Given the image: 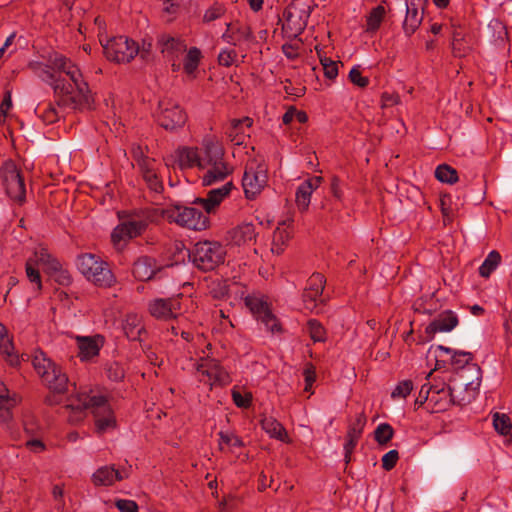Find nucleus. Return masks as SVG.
<instances>
[{"instance_id": "obj_1", "label": "nucleus", "mask_w": 512, "mask_h": 512, "mask_svg": "<svg viewBox=\"0 0 512 512\" xmlns=\"http://www.w3.org/2000/svg\"><path fill=\"white\" fill-rule=\"evenodd\" d=\"M59 97L58 106L72 109L90 107V94L79 68L64 55L54 52L40 75Z\"/></svg>"}, {"instance_id": "obj_2", "label": "nucleus", "mask_w": 512, "mask_h": 512, "mask_svg": "<svg viewBox=\"0 0 512 512\" xmlns=\"http://www.w3.org/2000/svg\"><path fill=\"white\" fill-rule=\"evenodd\" d=\"M69 411L68 420L71 423L82 421L86 414L85 410H90L95 417V426L98 433H104L114 428L116 421L110 405L105 396L80 392L70 403L65 406Z\"/></svg>"}, {"instance_id": "obj_3", "label": "nucleus", "mask_w": 512, "mask_h": 512, "mask_svg": "<svg viewBox=\"0 0 512 512\" xmlns=\"http://www.w3.org/2000/svg\"><path fill=\"white\" fill-rule=\"evenodd\" d=\"M200 170H205L202 176V184L211 186L225 180L233 171L224 159V150L221 145L212 138L203 141V156Z\"/></svg>"}, {"instance_id": "obj_4", "label": "nucleus", "mask_w": 512, "mask_h": 512, "mask_svg": "<svg viewBox=\"0 0 512 512\" xmlns=\"http://www.w3.org/2000/svg\"><path fill=\"white\" fill-rule=\"evenodd\" d=\"M100 43L110 61L130 62L139 52V45L127 34H101Z\"/></svg>"}, {"instance_id": "obj_5", "label": "nucleus", "mask_w": 512, "mask_h": 512, "mask_svg": "<svg viewBox=\"0 0 512 512\" xmlns=\"http://www.w3.org/2000/svg\"><path fill=\"white\" fill-rule=\"evenodd\" d=\"M77 268L90 282L99 287H110L115 283V277L108 264L99 256L85 253L77 258Z\"/></svg>"}, {"instance_id": "obj_6", "label": "nucleus", "mask_w": 512, "mask_h": 512, "mask_svg": "<svg viewBox=\"0 0 512 512\" xmlns=\"http://www.w3.org/2000/svg\"><path fill=\"white\" fill-rule=\"evenodd\" d=\"M32 364L43 383L50 390L59 394L67 391V375L62 372L61 368L56 363L47 358L43 352H37L34 355Z\"/></svg>"}, {"instance_id": "obj_7", "label": "nucleus", "mask_w": 512, "mask_h": 512, "mask_svg": "<svg viewBox=\"0 0 512 512\" xmlns=\"http://www.w3.org/2000/svg\"><path fill=\"white\" fill-rule=\"evenodd\" d=\"M226 257L225 247L217 241L197 242L190 254L192 263L202 271H212L224 263Z\"/></svg>"}, {"instance_id": "obj_8", "label": "nucleus", "mask_w": 512, "mask_h": 512, "mask_svg": "<svg viewBox=\"0 0 512 512\" xmlns=\"http://www.w3.org/2000/svg\"><path fill=\"white\" fill-rule=\"evenodd\" d=\"M161 215L169 222L196 231L205 230L209 226L208 216L193 207L174 206L162 209Z\"/></svg>"}, {"instance_id": "obj_9", "label": "nucleus", "mask_w": 512, "mask_h": 512, "mask_svg": "<svg viewBox=\"0 0 512 512\" xmlns=\"http://www.w3.org/2000/svg\"><path fill=\"white\" fill-rule=\"evenodd\" d=\"M2 185L7 196L18 204L26 199V185L21 170L11 161H5L0 169Z\"/></svg>"}, {"instance_id": "obj_10", "label": "nucleus", "mask_w": 512, "mask_h": 512, "mask_svg": "<svg viewBox=\"0 0 512 512\" xmlns=\"http://www.w3.org/2000/svg\"><path fill=\"white\" fill-rule=\"evenodd\" d=\"M268 181L267 167L257 159L247 161L242 178L245 197L255 199L265 188Z\"/></svg>"}, {"instance_id": "obj_11", "label": "nucleus", "mask_w": 512, "mask_h": 512, "mask_svg": "<svg viewBox=\"0 0 512 512\" xmlns=\"http://www.w3.org/2000/svg\"><path fill=\"white\" fill-rule=\"evenodd\" d=\"M313 7V0H293L280 19L283 30L303 32Z\"/></svg>"}, {"instance_id": "obj_12", "label": "nucleus", "mask_w": 512, "mask_h": 512, "mask_svg": "<svg viewBox=\"0 0 512 512\" xmlns=\"http://www.w3.org/2000/svg\"><path fill=\"white\" fill-rule=\"evenodd\" d=\"M470 401L471 398L466 399L456 395L454 388L447 386L444 382L431 384L429 409L433 413L445 411L452 404L463 405Z\"/></svg>"}, {"instance_id": "obj_13", "label": "nucleus", "mask_w": 512, "mask_h": 512, "mask_svg": "<svg viewBox=\"0 0 512 512\" xmlns=\"http://www.w3.org/2000/svg\"><path fill=\"white\" fill-rule=\"evenodd\" d=\"M155 117L161 127L170 131L182 127L187 120V116L181 107L170 100L159 102Z\"/></svg>"}, {"instance_id": "obj_14", "label": "nucleus", "mask_w": 512, "mask_h": 512, "mask_svg": "<svg viewBox=\"0 0 512 512\" xmlns=\"http://www.w3.org/2000/svg\"><path fill=\"white\" fill-rule=\"evenodd\" d=\"M181 300L182 294L170 298H155L149 302V313L158 320L177 318L184 312Z\"/></svg>"}, {"instance_id": "obj_15", "label": "nucleus", "mask_w": 512, "mask_h": 512, "mask_svg": "<svg viewBox=\"0 0 512 512\" xmlns=\"http://www.w3.org/2000/svg\"><path fill=\"white\" fill-rule=\"evenodd\" d=\"M199 381L209 385H226L230 383L229 374L220 366L215 359H202L196 366Z\"/></svg>"}, {"instance_id": "obj_16", "label": "nucleus", "mask_w": 512, "mask_h": 512, "mask_svg": "<svg viewBox=\"0 0 512 512\" xmlns=\"http://www.w3.org/2000/svg\"><path fill=\"white\" fill-rule=\"evenodd\" d=\"M147 225L148 222L144 219L131 218L123 221L114 228L111 234L112 241L114 244H119L135 238L145 231Z\"/></svg>"}, {"instance_id": "obj_17", "label": "nucleus", "mask_w": 512, "mask_h": 512, "mask_svg": "<svg viewBox=\"0 0 512 512\" xmlns=\"http://www.w3.org/2000/svg\"><path fill=\"white\" fill-rule=\"evenodd\" d=\"M136 161L147 187L155 193H161L164 186L158 174L156 161L146 156H141Z\"/></svg>"}, {"instance_id": "obj_18", "label": "nucleus", "mask_w": 512, "mask_h": 512, "mask_svg": "<svg viewBox=\"0 0 512 512\" xmlns=\"http://www.w3.org/2000/svg\"><path fill=\"white\" fill-rule=\"evenodd\" d=\"M233 188L231 181L226 182L219 188L211 189L205 198H196L194 204L200 205L206 213H212L220 203L229 195Z\"/></svg>"}, {"instance_id": "obj_19", "label": "nucleus", "mask_w": 512, "mask_h": 512, "mask_svg": "<svg viewBox=\"0 0 512 512\" xmlns=\"http://www.w3.org/2000/svg\"><path fill=\"white\" fill-rule=\"evenodd\" d=\"M162 266L155 258L150 256H140L133 264V275L139 281L151 280L157 272L161 271Z\"/></svg>"}, {"instance_id": "obj_20", "label": "nucleus", "mask_w": 512, "mask_h": 512, "mask_svg": "<svg viewBox=\"0 0 512 512\" xmlns=\"http://www.w3.org/2000/svg\"><path fill=\"white\" fill-rule=\"evenodd\" d=\"M293 220L287 219L278 224L273 232L271 251L273 254L280 255L288 245L293 234Z\"/></svg>"}, {"instance_id": "obj_21", "label": "nucleus", "mask_w": 512, "mask_h": 512, "mask_svg": "<svg viewBox=\"0 0 512 512\" xmlns=\"http://www.w3.org/2000/svg\"><path fill=\"white\" fill-rule=\"evenodd\" d=\"M176 163L181 170L197 167L200 169L202 164L203 147L201 149L194 147H181L175 152Z\"/></svg>"}, {"instance_id": "obj_22", "label": "nucleus", "mask_w": 512, "mask_h": 512, "mask_svg": "<svg viewBox=\"0 0 512 512\" xmlns=\"http://www.w3.org/2000/svg\"><path fill=\"white\" fill-rule=\"evenodd\" d=\"M129 472L127 469H115L114 466H104L99 468L93 474V482L95 485L109 486L116 481H121L128 478Z\"/></svg>"}, {"instance_id": "obj_23", "label": "nucleus", "mask_w": 512, "mask_h": 512, "mask_svg": "<svg viewBox=\"0 0 512 512\" xmlns=\"http://www.w3.org/2000/svg\"><path fill=\"white\" fill-rule=\"evenodd\" d=\"M321 182L322 177L314 176L299 185L296 191V204L300 210H307L310 204L311 195L313 191L320 186Z\"/></svg>"}, {"instance_id": "obj_24", "label": "nucleus", "mask_w": 512, "mask_h": 512, "mask_svg": "<svg viewBox=\"0 0 512 512\" xmlns=\"http://www.w3.org/2000/svg\"><path fill=\"white\" fill-rule=\"evenodd\" d=\"M122 329L129 340L142 341V335L146 334L142 317L135 313H129L125 316Z\"/></svg>"}, {"instance_id": "obj_25", "label": "nucleus", "mask_w": 512, "mask_h": 512, "mask_svg": "<svg viewBox=\"0 0 512 512\" xmlns=\"http://www.w3.org/2000/svg\"><path fill=\"white\" fill-rule=\"evenodd\" d=\"M255 238V226L252 223H243L228 232V239L237 246L248 244Z\"/></svg>"}, {"instance_id": "obj_26", "label": "nucleus", "mask_w": 512, "mask_h": 512, "mask_svg": "<svg viewBox=\"0 0 512 512\" xmlns=\"http://www.w3.org/2000/svg\"><path fill=\"white\" fill-rule=\"evenodd\" d=\"M457 324V316L452 311H446L440 314L433 322L427 326L426 332L428 334H435L437 332H449L454 329Z\"/></svg>"}, {"instance_id": "obj_27", "label": "nucleus", "mask_w": 512, "mask_h": 512, "mask_svg": "<svg viewBox=\"0 0 512 512\" xmlns=\"http://www.w3.org/2000/svg\"><path fill=\"white\" fill-rule=\"evenodd\" d=\"M252 125V119L249 117H244L242 119H233L230 122V126L228 127L226 134L231 142L235 145L243 144L246 133L244 126L249 128Z\"/></svg>"}, {"instance_id": "obj_28", "label": "nucleus", "mask_w": 512, "mask_h": 512, "mask_svg": "<svg viewBox=\"0 0 512 512\" xmlns=\"http://www.w3.org/2000/svg\"><path fill=\"white\" fill-rule=\"evenodd\" d=\"M20 402V397L16 394H10L8 389L4 388L0 392V418L3 422L12 419L11 410Z\"/></svg>"}, {"instance_id": "obj_29", "label": "nucleus", "mask_w": 512, "mask_h": 512, "mask_svg": "<svg viewBox=\"0 0 512 512\" xmlns=\"http://www.w3.org/2000/svg\"><path fill=\"white\" fill-rule=\"evenodd\" d=\"M263 430L270 435V437L277 440L288 442V434L283 425L273 417H265L261 421Z\"/></svg>"}, {"instance_id": "obj_30", "label": "nucleus", "mask_w": 512, "mask_h": 512, "mask_svg": "<svg viewBox=\"0 0 512 512\" xmlns=\"http://www.w3.org/2000/svg\"><path fill=\"white\" fill-rule=\"evenodd\" d=\"M78 356L81 360H89L98 355L100 346L96 339L90 337H78Z\"/></svg>"}, {"instance_id": "obj_31", "label": "nucleus", "mask_w": 512, "mask_h": 512, "mask_svg": "<svg viewBox=\"0 0 512 512\" xmlns=\"http://www.w3.org/2000/svg\"><path fill=\"white\" fill-rule=\"evenodd\" d=\"M14 347L8 331L4 325L0 323V352L7 357L11 365H17L18 356L13 353Z\"/></svg>"}, {"instance_id": "obj_32", "label": "nucleus", "mask_w": 512, "mask_h": 512, "mask_svg": "<svg viewBox=\"0 0 512 512\" xmlns=\"http://www.w3.org/2000/svg\"><path fill=\"white\" fill-rule=\"evenodd\" d=\"M161 44V50L163 53L176 55L186 51V44L181 42L179 39L170 36L169 34H163L159 40Z\"/></svg>"}, {"instance_id": "obj_33", "label": "nucleus", "mask_w": 512, "mask_h": 512, "mask_svg": "<svg viewBox=\"0 0 512 512\" xmlns=\"http://www.w3.org/2000/svg\"><path fill=\"white\" fill-rule=\"evenodd\" d=\"M437 349L445 353L452 354L451 362L457 368H463L465 365L469 364L473 360V355L470 352L453 351L452 349L444 347L442 345H439Z\"/></svg>"}, {"instance_id": "obj_34", "label": "nucleus", "mask_w": 512, "mask_h": 512, "mask_svg": "<svg viewBox=\"0 0 512 512\" xmlns=\"http://www.w3.org/2000/svg\"><path fill=\"white\" fill-rule=\"evenodd\" d=\"M201 58L202 53L198 48L191 47L187 50L183 63L184 71L189 75L193 74L197 70Z\"/></svg>"}, {"instance_id": "obj_35", "label": "nucleus", "mask_w": 512, "mask_h": 512, "mask_svg": "<svg viewBox=\"0 0 512 512\" xmlns=\"http://www.w3.org/2000/svg\"><path fill=\"white\" fill-rule=\"evenodd\" d=\"M245 305L257 318H260L265 312L270 310L267 302L255 295L247 296L245 298Z\"/></svg>"}, {"instance_id": "obj_36", "label": "nucleus", "mask_w": 512, "mask_h": 512, "mask_svg": "<svg viewBox=\"0 0 512 512\" xmlns=\"http://www.w3.org/2000/svg\"><path fill=\"white\" fill-rule=\"evenodd\" d=\"M219 436V449L221 451L224 450V446L229 448H240L244 446L242 439L231 431H220L218 433Z\"/></svg>"}, {"instance_id": "obj_37", "label": "nucleus", "mask_w": 512, "mask_h": 512, "mask_svg": "<svg viewBox=\"0 0 512 512\" xmlns=\"http://www.w3.org/2000/svg\"><path fill=\"white\" fill-rule=\"evenodd\" d=\"M501 256L500 254L493 250L491 251L484 262L479 267V274L482 277H489L490 274L497 268V266L500 264Z\"/></svg>"}, {"instance_id": "obj_38", "label": "nucleus", "mask_w": 512, "mask_h": 512, "mask_svg": "<svg viewBox=\"0 0 512 512\" xmlns=\"http://www.w3.org/2000/svg\"><path fill=\"white\" fill-rule=\"evenodd\" d=\"M35 111L46 124H52L56 122L60 116L59 111L55 105L51 103L38 105Z\"/></svg>"}, {"instance_id": "obj_39", "label": "nucleus", "mask_w": 512, "mask_h": 512, "mask_svg": "<svg viewBox=\"0 0 512 512\" xmlns=\"http://www.w3.org/2000/svg\"><path fill=\"white\" fill-rule=\"evenodd\" d=\"M435 177L440 182L448 184H453L458 181L457 171L447 164H441L436 168Z\"/></svg>"}, {"instance_id": "obj_40", "label": "nucleus", "mask_w": 512, "mask_h": 512, "mask_svg": "<svg viewBox=\"0 0 512 512\" xmlns=\"http://www.w3.org/2000/svg\"><path fill=\"white\" fill-rule=\"evenodd\" d=\"M493 426L503 436L510 434L512 429L510 418L506 414L499 412L493 414Z\"/></svg>"}, {"instance_id": "obj_41", "label": "nucleus", "mask_w": 512, "mask_h": 512, "mask_svg": "<svg viewBox=\"0 0 512 512\" xmlns=\"http://www.w3.org/2000/svg\"><path fill=\"white\" fill-rule=\"evenodd\" d=\"M367 423V417L364 412H360L355 416V419L349 423L347 434L361 438L364 427Z\"/></svg>"}, {"instance_id": "obj_42", "label": "nucleus", "mask_w": 512, "mask_h": 512, "mask_svg": "<svg viewBox=\"0 0 512 512\" xmlns=\"http://www.w3.org/2000/svg\"><path fill=\"white\" fill-rule=\"evenodd\" d=\"M394 430L388 423H381L374 431L375 441L380 445L387 444L393 437Z\"/></svg>"}, {"instance_id": "obj_43", "label": "nucleus", "mask_w": 512, "mask_h": 512, "mask_svg": "<svg viewBox=\"0 0 512 512\" xmlns=\"http://www.w3.org/2000/svg\"><path fill=\"white\" fill-rule=\"evenodd\" d=\"M307 329L311 339L314 342H322L326 339V331L322 324L316 319H310L307 322Z\"/></svg>"}, {"instance_id": "obj_44", "label": "nucleus", "mask_w": 512, "mask_h": 512, "mask_svg": "<svg viewBox=\"0 0 512 512\" xmlns=\"http://www.w3.org/2000/svg\"><path fill=\"white\" fill-rule=\"evenodd\" d=\"M302 46L303 41L297 38V34H295L294 38L289 43L282 45V51L288 59L294 60L299 56V50Z\"/></svg>"}, {"instance_id": "obj_45", "label": "nucleus", "mask_w": 512, "mask_h": 512, "mask_svg": "<svg viewBox=\"0 0 512 512\" xmlns=\"http://www.w3.org/2000/svg\"><path fill=\"white\" fill-rule=\"evenodd\" d=\"M384 15H385V8L382 7V6H377L376 8H374L368 18H367V24H368V28L370 30H377L379 29L380 27V23L382 22L383 18H384Z\"/></svg>"}, {"instance_id": "obj_46", "label": "nucleus", "mask_w": 512, "mask_h": 512, "mask_svg": "<svg viewBox=\"0 0 512 512\" xmlns=\"http://www.w3.org/2000/svg\"><path fill=\"white\" fill-rule=\"evenodd\" d=\"M50 255L51 254L45 247L40 246L35 249L33 255L30 256L27 260L32 261L34 266L38 268L41 267L43 269Z\"/></svg>"}, {"instance_id": "obj_47", "label": "nucleus", "mask_w": 512, "mask_h": 512, "mask_svg": "<svg viewBox=\"0 0 512 512\" xmlns=\"http://www.w3.org/2000/svg\"><path fill=\"white\" fill-rule=\"evenodd\" d=\"M325 283L326 279L324 275L320 273H314L309 277L307 281V287L305 289L316 293H323Z\"/></svg>"}, {"instance_id": "obj_48", "label": "nucleus", "mask_w": 512, "mask_h": 512, "mask_svg": "<svg viewBox=\"0 0 512 512\" xmlns=\"http://www.w3.org/2000/svg\"><path fill=\"white\" fill-rule=\"evenodd\" d=\"M413 390V383L411 380H403L399 382L391 393L393 399L406 398Z\"/></svg>"}, {"instance_id": "obj_49", "label": "nucleus", "mask_w": 512, "mask_h": 512, "mask_svg": "<svg viewBox=\"0 0 512 512\" xmlns=\"http://www.w3.org/2000/svg\"><path fill=\"white\" fill-rule=\"evenodd\" d=\"M272 333L280 332L281 331V325L278 321V319L275 317V315L272 314L271 310L268 312H265L260 318H258Z\"/></svg>"}, {"instance_id": "obj_50", "label": "nucleus", "mask_w": 512, "mask_h": 512, "mask_svg": "<svg viewBox=\"0 0 512 512\" xmlns=\"http://www.w3.org/2000/svg\"><path fill=\"white\" fill-rule=\"evenodd\" d=\"M237 56L238 53L236 49L225 48L220 51L218 55V62L222 66L229 67L235 62Z\"/></svg>"}, {"instance_id": "obj_51", "label": "nucleus", "mask_w": 512, "mask_h": 512, "mask_svg": "<svg viewBox=\"0 0 512 512\" xmlns=\"http://www.w3.org/2000/svg\"><path fill=\"white\" fill-rule=\"evenodd\" d=\"M26 275L30 282L35 283L37 285V289H42L41 276L39 272V268L33 265L32 261H26L25 265Z\"/></svg>"}, {"instance_id": "obj_52", "label": "nucleus", "mask_w": 512, "mask_h": 512, "mask_svg": "<svg viewBox=\"0 0 512 512\" xmlns=\"http://www.w3.org/2000/svg\"><path fill=\"white\" fill-rule=\"evenodd\" d=\"M231 393H232V399L237 407L248 408L251 405V402H252V394L251 393H245V395H242V393L237 388H233Z\"/></svg>"}, {"instance_id": "obj_53", "label": "nucleus", "mask_w": 512, "mask_h": 512, "mask_svg": "<svg viewBox=\"0 0 512 512\" xmlns=\"http://www.w3.org/2000/svg\"><path fill=\"white\" fill-rule=\"evenodd\" d=\"M322 67L326 78L333 80L338 75V64L332 59H322Z\"/></svg>"}, {"instance_id": "obj_54", "label": "nucleus", "mask_w": 512, "mask_h": 512, "mask_svg": "<svg viewBox=\"0 0 512 512\" xmlns=\"http://www.w3.org/2000/svg\"><path fill=\"white\" fill-rule=\"evenodd\" d=\"M322 293H316L313 291H309L307 289L304 290L303 293V301L305 303V307L309 310H313L317 306V300L323 302L321 299Z\"/></svg>"}, {"instance_id": "obj_55", "label": "nucleus", "mask_w": 512, "mask_h": 512, "mask_svg": "<svg viewBox=\"0 0 512 512\" xmlns=\"http://www.w3.org/2000/svg\"><path fill=\"white\" fill-rule=\"evenodd\" d=\"M350 81L361 88L366 87L369 84V79L367 77L362 76L359 67H353L349 72Z\"/></svg>"}, {"instance_id": "obj_56", "label": "nucleus", "mask_w": 512, "mask_h": 512, "mask_svg": "<svg viewBox=\"0 0 512 512\" xmlns=\"http://www.w3.org/2000/svg\"><path fill=\"white\" fill-rule=\"evenodd\" d=\"M399 459V454L396 450H390L382 457V467L386 471L393 469Z\"/></svg>"}, {"instance_id": "obj_57", "label": "nucleus", "mask_w": 512, "mask_h": 512, "mask_svg": "<svg viewBox=\"0 0 512 512\" xmlns=\"http://www.w3.org/2000/svg\"><path fill=\"white\" fill-rule=\"evenodd\" d=\"M430 390L431 383H425L422 385L418 397L415 400L416 406H422L423 404L427 403L428 408L430 407Z\"/></svg>"}, {"instance_id": "obj_58", "label": "nucleus", "mask_w": 512, "mask_h": 512, "mask_svg": "<svg viewBox=\"0 0 512 512\" xmlns=\"http://www.w3.org/2000/svg\"><path fill=\"white\" fill-rule=\"evenodd\" d=\"M224 7L220 4H214L212 7L206 10L203 20L205 22H211L224 14Z\"/></svg>"}, {"instance_id": "obj_59", "label": "nucleus", "mask_w": 512, "mask_h": 512, "mask_svg": "<svg viewBox=\"0 0 512 512\" xmlns=\"http://www.w3.org/2000/svg\"><path fill=\"white\" fill-rule=\"evenodd\" d=\"M115 505L121 512H138V505L133 500L120 499L116 501Z\"/></svg>"}, {"instance_id": "obj_60", "label": "nucleus", "mask_w": 512, "mask_h": 512, "mask_svg": "<svg viewBox=\"0 0 512 512\" xmlns=\"http://www.w3.org/2000/svg\"><path fill=\"white\" fill-rule=\"evenodd\" d=\"M359 439L360 438H357L354 436L352 437V436H349L348 434L346 435V443L344 444L346 463L350 462L351 454H352L354 448L356 447Z\"/></svg>"}, {"instance_id": "obj_61", "label": "nucleus", "mask_w": 512, "mask_h": 512, "mask_svg": "<svg viewBox=\"0 0 512 512\" xmlns=\"http://www.w3.org/2000/svg\"><path fill=\"white\" fill-rule=\"evenodd\" d=\"M107 375L113 381H120L124 378V370L119 364L114 363L108 367Z\"/></svg>"}, {"instance_id": "obj_62", "label": "nucleus", "mask_w": 512, "mask_h": 512, "mask_svg": "<svg viewBox=\"0 0 512 512\" xmlns=\"http://www.w3.org/2000/svg\"><path fill=\"white\" fill-rule=\"evenodd\" d=\"M59 284L66 286L71 283V275L69 272L60 266L58 271H55L53 275H51Z\"/></svg>"}, {"instance_id": "obj_63", "label": "nucleus", "mask_w": 512, "mask_h": 512, "mask_svg": "<svg viewBox=\"0 0 512 512\" xmlns=\"http://www.w3.org/2000/svg\"><path fill=\"white\" fill-rule=\"evenodd\" d=\"M304 377H305V391H309L313 385V383L316 380V373L315 369L312 365H308L304 370Z\"/></svg>"}, {"instance_id": "obj_64", "label": "nucleus", "mask_w": 512, "mask_h": 512, "mask_svg": "<svg viewBox=\"0 0 512 512\" xmlns=\"http://www.w3.org/2000/svg\"><path fill=\"white\" fill-rule=\"evenodd\" d=\"M60 266H62L61 263L55 257L50 255L43 270L44 272L51 276L54 274L55 271H58L60 269Z\"/></svg>"}]
</instances>
